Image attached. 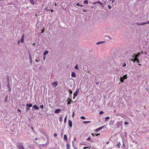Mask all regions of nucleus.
Segmentation results:
<instances>
[{
  "label": "nucleus",
  "instance_id": "obj_1",
  "mask_svg": "<svg viewBox=\"0 0 149 149\" xmlns=\"http://www.w3.org/2000/svg\"><path fill=\"white\" fill-rule=\"evenodd\" d=\"M17 146L19 149H24L22 143L20 142H18L17 143Z\"/></svg>",
  "mask_w": 149,
  "mask_h": 149
},
{
  "label": "nucleus",
  "instance_id": "obj_2",
  "mask_svg": "<svg viewBox=\"0 0 149 149\" xmlns=\"http://www.w3.org/2000/svg\"><path fill=\"white\" fill-rule=\"evenodd\" d=\"M140 55V53H138L137 54L135 55L134 58V62L135 61H136L137 62V63H139V61L138 60L137 58L138 56H139Z\"/></svg>",
  "mask_w": 149,
  "mask_h": 149
},
{
  "label": "nucleus",
  "instance_id": "obj_3",
  "mask_svg": "<svg viewBox=\"0 0 149 149\" xmlns=\"http://www.w3.org/2000/svg\"><path fill=\"white\" fill-rule=\"evenodd\" d=\"M79 89H77L75 92V93H74V94H73V95L74 96V97H73L74 98H75V97L77 96V95L78 94V93L79 92Z\"/></svg>",
  "mask_w": 149,
  "mask_h": 149
},
{
  "label": "nucleus",
  "instance_id": "obj_4",
  "mask_svg": "<svg viewBox=\"0 0 149 149\" xmlns=\"http://www.w3.org/2000/svg\"><path fill=\"white\" fill-rule=\"evenodd\" d=\"M104 127V126H103L102 127H99V128L96 129L95 130V132H97L98 131L101 130L102 129V128Z\"/></svg>",
  "mask_w": 149,
  "mask_h": 149
},
{
  "label": "nucleus",
  "instance_id": "obj_5",
  "mask_svg": "<svg viewBox=\"0 0 149 149\" xmlns=\"http://www.w3.org/2000/svg\"><path fill=\"white\" fill-rule=\"evenodd\" d=\"M68 125L70 127H71L72 126V123L70 120H69L68 121Z\"/></svg>",
  "mask_w": 149,
  "mask_h": 149
},
{
  "label": "nucleus",
  "instance_id": "obj_6",
  "mask_svg": "<svg viewBox=\"0 0 149 149\" xmlns=\"http://www.w3.org/2000/svg\"><path fill=\"white\" fill-rule=\"evenodd\" d=\"M71 77H76V74L74 72H72L71 73Z\"/></svg>",
  "mask_w": 149,
  "mask_h": 149
},
{
  "label": "nucleus",
  "instance_id": "obj_7",
  "mask_svg": "<svg viewBox=\"0 0 149 149\" xmlns=\"http://www.w3.org/2000/svg\"><path fill=\"white\" fill-rule=\"evenodd\" d=\"M61 110L60 109H56L54 112L55 113H58L60 112L61 111Z\"/></svg>",
  "mask_w": 149,
  "mask_h": 149
},
{
  "label": "nucleus",
  "instance_id": "obj_8",
  "mask_svg": "<svg viewBox=\"0 0 149 149\" xmlns=\"http://www.w3.org/2000/svg\"><path fill=\"white\" fill-rule=\"evenodd\" d=\"M33 107L36 110H38L39 109V107L36 105H34L33 106Z\"/></svg>",
  "mask_w": 149,
  "mask_h": 149
},
{
  "label": "nucleus",
  "instance_id": "obj_9",
  "mask_svg": "<svg viewBox=\"0 0 149 149\" xmlns=\"http://www.w3.org/2000/svg\"><path fill=\"white\" fill-rule=\"evenodd\" d=\"M64 140L66 141H67L68 140V138L66 134L64 135Z\"/></svg>",
  "mask_w": 149,
  "mask_h": 149
},
{
  "label": "nucleus",
  "instance_id": "obj_10",
  "mask_svg": "<svg viewBox=\"0 0 149 149\" xmlns=\"http://www.w3.org/2000/svg\"><path fill=\"white\" fill-rule=\"evenodd\" d=\"M26 105L27 107H31L33 106V105L31 104H27Z\"/></svg>",
  "mask_w": 149,
  "mask_h": 149
},
{
  "label": "nucleus",
  "instance_id": "obj_11",
  "mask_svg": "<svg viewBox=\"0 0 149 149\" xmlns=\"http://www.w3.org/2000/svg\"><path fill=\"white\" fill-rule=\"evenodd\" d=\"M52 85L53 86L56 87L58 85L57 83L56 82H54L52 83Z\"/></svg>",
  "mask_w": 149,
  "mask_h": 149
},
{
  "label": "nucleus",
  "instance_id": "obj_12",
  "mask_svg": "<svg viewBox=\"0 0 149 149\" xmlns=\"http://www.w3.org/2000/svg\"><path fill=\"white\" fill-rule=\"evenodd\" d=\"M48 53V51L47 50H45L44 52L43 55L44 56L46 55V54H47Z\"/></svg>",
  "mask_w": 149,
  "mask_h": 149
},
{
  "label": "nucleus",
  "instance_id": "obj_13",
  "mask_svg": "<svg viewBox=\"0 0 149 149\" xmlns=\"http://www.w3.org/2000/svg\"><path fill=\"white\" fill-rule=\"evenodd\" d=\"M104 41H100V42H96V44L97 45H99L100 44L102 43H104Z\"/></svg>",
  "mask_w": 149,
  "mask_h": 149
},
{
  "label": "nucleus",
  "instance_id": "obj_14",
  "mask_svg": "<svg viewBox=\"0 0 149 149\" xmlns=\"http://www.w3.org/2000/svg\"><path fill=\"white\" fill-rule=\"evenodd\" d=\"M91 122L90 121H84L83 122V123L84 124H86L90 123Z\"/></svg>",
  "mask_w": 149,
  "mask_h": 149
},
{
  "label": "nucleus",
  "instance_id": "obj_15",
  "mask_svg": "<svg viewBox=\"0 0 149 149\" xmlns=\"http://www.w3.org/2000/svg\"><path fill=\"white\" fill-rule=\"evenodd\" d=\"M7 81L8 82V84L7 85V86L8 87V88H10V86H9V79L8 78L7 79Z\"/></svg>",
  "mask_w": 149,
  "mask_h": 149
},
{
  "label": "nucleus",
  "instance_id": "obj_16",
  "mask_svg": "<svg viewBox=\"0 0 149 149\" xmlns=\"http://www.w3.org/2000/svg\"><path fill=\"white\" fill-rule=\"evenodd\" d=\"M124 78L123 77H121L120 78V81L121 82H123L124 81Z\"/></svg>",
  "mask_w": 149,
  "mask_h": 149
},
{
  "label": "nucleus",
  "instance_id": "obj_17",
  "mask_svg": "<svg viewBox=\"0 0 149 149\" xmlns=\"http://www.w3.org/2000/svg\"><path fill=\"white\" fill-rule=\"evenodd\" d=\"M67 149H69L70 145L68 143L66 144Z\"/></svg>",
  "mask_w": 149,
  "mask_h": 149
},
{
  "label": "nucleus",
  "instance_id": "obj_18",
  "mask_svg": "<svg viewBox=\"0 0 149 149\" xmlns=\"http://www.w3.org/2000/svg\"><path fill=\"white\" fill-rule=\"evenodd\" d=\"M68 102H67V104H69L70 103V102L71 101V100H70L69 101V99H68Z\"/></svg>",
  "mask_w": 149,
  "mask_h": 149
},
{
  "label": "nucleus",
  "instance_id": "obj_19",
  "mask_svg": "<svg viewBox=\"0 0 149 149\" xmlns=\"http://www.w3.org/2000/svg\"><path fill=\"white\" fill-rule=\"evenodd\" d=\"M99 3L101 5H102V3H101L100 1H99L97 2H95V3H94V4H95V3Z\"/></svg>",
  "mask_w": 149,
  "mask_h": 149
},
{
  "label": "nucleus",
  "instance_id": "obj_20",
  "mask_svg": "<svg viewBox=\"0 0 149 149\" xmlns=\"http://www.w3.org/2000/svg\"><path fill=\"white\" fill-rule=\"evenodd\" d=\"M28 147L30 148H32L33 147V146L31 145H29L28 146Z\"/></svg>",
  "mask_w": 149,
  "mask_h": 149
},
{
  "label": "nucleus",
  "instance_id": "obj_21",
  "mask_svg": "<svg viewBox=\"0 0 149 149\" xmlns=\"http://www.w3.org/2000/svg\"><path fill=\"white\" fill-rule=\"evenodd\" d=\"M84 4H88V1L87 0L85 1H84Z\"/></svg>",
  "mask_w": 149,
  "mask_h": 149
},
{
  "label": "nucleus",
  "instance_id": "obj_22",
  "mask_svg": "<svg viewBox=\"0 0 149 149\" xmlns=\"http://www.w3.org/2000/svg\"><path fill=\"white\" fill-rule=\"evenodd\" d=\"M30 1L33 5L34 4V0H30Z\"/></svg>",
  "mask_w": 149,
  "mask_h": 149
},
{
  "label": "nucleus",
  "instance_id": "obj_23",
  "mask_svg": "<svg viewBox=\"0 0 149 149\" xmlns=\"http://www.w3.org/2000/svg\"><path fill=\"white\" fill-rule=\"evenodd\" d=\"M77 6H80L81 7H83V6L82 5H80L79 3H77Z\"/></svg>",
  "mask_w": 149,
  "mask_h": 149
},
{
  "label": "nucleus",
  "instance_id": "obj_24",
  "mask_svg": "<svg viewBox=\"0 0 149 149\" xmlns=\"http://www.w3.org/2000/svg\"><path fill=\"white\" fill-rule=\"evenodd\" d=\"M123 77L125 79H126L127 78V75L126 74Z\"/></svg>",
  "mask_w": 149,
  "mask_h": 149
},
{
  "label": "nucleus",
  "instance_id": "obj_25",
  "mask_svg": "<svg viewBox=\"0 0 149 149\" xmlns=\"http://www.w3.org/2000/svg\"><path fill=\"white\" fill-rule=\"evenodd\" d=\"M66 120H67V116H66L65 117V118L64 119V123H66Z\"/></svg>",
  "mask_w": 149,
  "mask_h": 149
},
{
  "label": "nucleus",
  "instance_id": "obj_26",
  "mask_svg": "<svg viewBox=\"0 0 149 149\" xmlns=\"http://www.w3.org/2000/svg\"><path fill=\"white\" fill-rule=\"evenodd\" d=\"M43 134L45 136L46 138L49 136H48L45 133Z\"/></svg>",
  "mask_w": 149,
  "mask_h": 149
},
{
  "label": "nucleus",
  "instance_id": "obj_27",
  "mask_svg": "<svg viewBox=\"0 0 149 149\" xmlns=\"http://www.w3.org/2000/svg\"><path fill=\"white\" fill-rule=\"evenodd\" d=\"M59 120L60 121H63V118H62V117H60L59 118Z\"/></svg>",
  "mask_w": 149,
  "mask_h": 149
},
{
  "label": "nucleus",
  "instance_id": "obj_28",
  "mask_svg": "<svg viewBox=\"0 0 149 149\" xmlns=\"http://www.w3.org/2000/svg\"><path fill=\"white\" fill-rule=\"evenodd\" d=\"M146 24V22H142L141 23V25H144Z\"/></svg>",
  "mask_w": 149,
  "mask_h": 149
},
{
  "label": "nucleus",
  "instance_id": "obj_29",
  "mask_svg": "<svg viewBox=\"0 0 149 149\" xmlns=\"http://www.w3.org/2000/svg\"><path fill=\"white\" fill-rule=\"evenodd\" d=\"M80 118L82 119H86L85 117L83 116H81Z\"/></svg>",
  "mask_w": 149,
  "mask_h": 149
},
{
  "label": "nucleus",
  "instance_id": "obj_30",
  "mask_svg": "<svg viewBox=\"0 0 149 149\" xmlns=\"http://www.w3.org/2000/svg\"><path fill=\"white\" fill-rule=\"evenodd\" d=\"M108 7L109 9H110L111 8V6L110 5H108Z\"/></svg>",
  "mask_w": 149,
  "mask_h": 149
},
{
  "label": "nucleus",
  "instance_id": "obj_31",
  "mask_svg": "<svg viewBox=\"0 0 149 149\" xmlns=\"http://www.w3.org/2000/svg\"><path fill=\"white\" fill-rule=\"evenodd\" d=\"M40 107L43 109L44 108V106L43 105H41L40 106Z\"/></svg>",
  "mask_w": 149,
  "mask_h": 149
},
{
  "label": "nucleus",
  "instance_id": "obj_32",
  "mask_svg": "<svg viewBox=\"0 0 149 149\" xmlns=\"http://www.w3.org/2000/svg\"><path fill=\"white\" fill-rule=\"evenodd\" d=\"M91 139V137H89L87 139V141H89Z\"/></svg>",
  "mask_w": 149,
  "mask_h": 149
},
{
  "label": "nucleus",
  "instance_id": "obj_33",
  "mask_svg": "<svg viewBox=\"0 0 149 149\" xmlns=\"http://www.w3.org/2000/svg\"><path fill=\"white\" fill-rule=\"evenodd\" d=\"M108 38L110 39V40H112V38L110 36H108Z\"/></svg>",
  "mask_w": 149,
  "mask_h": 149
},
{
  "label": "nucleus",
  "instance_id": "obj_34",
  "mask_svg": "<svg viewBox=\"0 0 149 149\" xmlns=\"http://www.w3.org/2000/svg\"><path fill=\"white\" fill-rule=\"evenodd\" d=\"M74 68L75 69H78V65H76L75 66V67H74Z\"/></svg>",
  "mask_w": 149,
  "mask_h": 149
},
{
  "label": "nucleus",
  "instance_id": "obj_35",
  "mask_svg": "<svg viewBox=\"0 0 149 149\" xmlns=\"http://www.w3.org/2000/svg\"><path fill=\"white\" fill-rule=\"evenodd\" d=\"M126 63H123V67H125L126 66Z\"/></svg>",
  "mask_w": 149,
  "mask_h": 149
},
{
  "label": "nucleus",
  "instance_id": "obj_36",
  "mask_svg": "<svg viewBox=\"0 0 149 149\" xmlns=\"http://www.w3.org/2000/svg\"><path fill=\"white\" fill-rule=\"evenodd\" d=\"M21 43H22L24 42V39L21 38Z\"/></svg>",
  "mask_w": 149,
  "mask_h": 149
},
{
  "label": "nucleus",
  "instance_id": "obj_37",
  "mask_svg": "<svg viewBox=\"0 0 149 149\" xmlns=\"http://www.w3.org/2000/svg\"><path fill=\"white\" fill-rule=\"evenodd\" d=\"M104 113V112L102 111H101L100 112V114H102Z\"/></svg>",
  "mask_w": 149,
  "mask_h": 149
},
{
  "label": "nucleus",
  "instance_id": "obj_38",
  "mask_svg": "<svg viewBox=\"0 0 149 149\" xmlns=\"http://www.w3.org/2000/svg\"><path fill=\"white\" fill-rule=\"evenodd\" d=\"M30 62L31 63H32V60L31 58H30Z\"/></svg>",
  "mask_w": 149,
  "mask_h": 149
},
{
  "label": "nucleus",
  "instance_id": "obj_39",
  "mask_svg": "<svg viewBox=\"0 0 149 149\" xmlns=\"http://www.w3.org/2000/svg\"><path fill=\"white\" fill-rule=\"evenodd\" d=\"M88 148V147L85 146L83 148V149H86Z\"/></svg>",
  "mask_w": 149,
  "mask_h": 149
},
{
  "label": "nucleus",
  "instance_id": "obj_40",
  "mask_svg": "<svg viewBox=\"0 0 149 149\" xmlns=\"http://www.w3.org/2000/svg\"><path fill=\"white\" fill-rule=\"evenodd\" d=\"M136 24L137 25H141V23H138V22H136Z\"/></svg>",
  "mask_w": 149,
  "mask_h": 149
},
{
  "label": "nucleus",
  "instance_id": "obj_41",
  "mask_svg": "<svg viewBox=\"0 0 149 149\" xmlns=\"http://www.w3.org/2000/svg\"><path fill=\"white\" fill-rule=\"evenodd\" d=\"M57 134L56 133H54V137H56V136H57Z\"/></svg>",
  "mask_w": 149,
  "mask_h": 149
},
{
  "label": "nucleus",
  "instance_id": "obj_42",
  "mask_svg": "<svg viewBox=\"0 0 149 149\" xmlns=\"http://www.w3.org/2000/svg\"><path fill=\"white\" fill-rule=\"evenodd\" d=\"M109 116H108L105 118L106 119H109Z\"/></svg>",
  "mask_w": 149,
  "mask_h": 149
},
{
  "label": "nucleus",
  "instance_id": "obj_43",
  "mask_svg": "<svg viewBox=\"0 0 149 149\" xmlns=\"http://www.w3.org/2000/svg\"><path fill=\"white\" fill-rule=\"evenodd\" d=\"M24 35L23 34L22 35V36L21 38L24 39Z\"/></svg>",
  "mask_w": 149,
  "mask_h": 149
},
{
  "label": "nucleus",
  "instance_id": "obj_44",
  "mask_svg": "<svg viewBox=\"0 0 149 149\" xmlns=\"http://www.w3.org/2000/svg\"><path fill=\"white\" fill-rule=\"evenodd\" d=\"M70 92V94H72V91H71V90H70V92Z\"/></svg>",
  "mask_w": 149,
  "mask_h": 149
},
{
  "label": "nucleus",
  "instance_id": "obj_45",
  "mask_svg": "<svg viewBox=\"0 0 149 149\" xmlns=\"http://www.w3.org/2000/svg\"><path fill=\"white\" fill-rule=\"evenodd\" d=\"M128 122H125V125H127L128 124Z\"/></svg>",
  "mask_w": 149,
  "mask_h": 149
},
{
  "label": "nucleus",
  "instance_id": "obj_46",
  "mask_svg": "<svg viewBox=\"0 0 149 149\" xmlns=\"http://www.w3.org/2000/svg\"><path fill=\"white\" fill-rule=\"evenodd\" d=\"M30 108H28V107H27V108H26V110H30Z\"/></svg>",
  "mask_w": 149,
  "mask_h": 149
},
{
  "label": "nucleus",
  "instance_id": "obj_47",
  "mask_svg": "<svg viewBox=\"0 0 149 149\" xmlns=\"http://www.w3.org/2000/svg\"><path fill=\"white\" fill-rule=\"evenodd\" d=\"M46 138L47 139V140H49V136L47 137H46Z\"/></svg>",
  "mask_w": 149,
  "mask_h": 149
},
{
  "label": "nucleus",
  "instance_id": "obj_48",
  "mask_svg": "<svg viewBox=\"0 0 149 149\" xmlns=\"http://www.w3.org/2000/svg\"><path fill=\"white\" fill-rule=\"evenodd\" d=\"M43 59L44 60H45V56H44L43 58Z\"/></svg>",
  "mask_w": 149,
  "mask_h": 149
},
{
  "label": "nucleus",
  "instance_id": "obj_49",
  "mask_svg": "<svg viewBox=\"0 0 149 149\" xmlns=\"http://www.w3.org/2000/svg\"><path fill=\"white\" fill-rule=\"evenodd\" d=\"M111 1H112V3H113L114 2L115 0H111Z\"/></svg>",
  "mask_w": 149,
  "mask_h": 149
},
{
  "label": "nucleus",
  "instance_id": "obj_50",
  "mask_svg": "<svg viewBox=\"0 0 149 149\" xmlns=\"http://www.w3.org/2000/svg\"><path fill=\"white\" fill-rule=\"evenodd\" d=\"M83 11L84 12H86V10L85 9H83Z\"/></svg>",
  "mask_w": 149,
  "mask_h": 149
},
{
  "label": "nucleus",
  "instance_id": "obj_51",
  "mask_svg": "<svg viewBox=\"0 0 149 149\" xmlns=\"http://www.w3.org/2000/svg\"><path fill=\"white\" fill-rule=\"evenodd\" d=\"M20 42V40H18V44H19Z\"/></svg>",
  "mask_w": 149,
  "mask_h": 149
},
{
  "label": "nucleus",
  "instance_id": "obj_52",
  "mask_svg": "<svg viewBox=\"0 0 149 149\" xmlns=\"http://www.w3.org/2000/svg\"><path fill=\"white\" fill-rule=\"evenodd\" d=\"M29 58H31V55L30 54H29Z\"/></svg>",
  "mask_w": 149,
  "mask_h": 149
},
{
  "label": "nucleus",
  "instance_id": "obj_53",
  "mask_svg": "<svg viewBox=\"0 0 149 149\" xmlns=\"http://www.w3.org/2000/svg\"><path fill=\"white\" fill-rule=\"evenodd\" d=\"M9 88V91L10 92L11 91V90H10V88Z\"/></svg>",
  "mask_w": 149,
  "mask_h": 149
},
{
  "label": "nucleus",
  "instance_id": "obj_54",
  "mask_svg": "<svg viewBox=\"0 0 149 149\" xmlns=\"http://www.w3.org/2000/svg\"><path fill=\"white\" fill-rule=\"evenodd\" d=\"M125 136H126V135H127V133L126 132H125Z\"/></svg>",
  "mask_w": 149,
  "mask_h": 149
},
{
  "label": "nucleus",
  "instance_id": "obj_55",
  "mask_svg": "<svg viewBox=\"0 0 149 149\" xmlns=\"http://www.w3.org/2000/svg\"><path fill=\"white\" fill-rule=\"evenodd\" d=\"M146 24H149V21H148L147 22H146Z\"/></svg>",
  "mask_w": 149,
  "mask_h": 149
},
{
  "label": "nucleus",
  "instance_id": "obj_56",
  "mask_svg": "<svg viewBox=\"0 0 149 149\" xmlns=\"http://www.w3.org/2000/svg\"><path fill=\"white\" fill-rule=\"evenodd\" d=\"M31 129L33 131H34V130H33V127H31Z\"/></svg>",
  "mask_w": 149,
  "mask_h": 149
},
{
  "label": "nucleus",
  "instance_id": "obj_57",
  "mask_svg": "<svg viewBox=\"0 0 149 149\" xmlns=\"http://www.w3.org/2000/svg\"><path fill=\"white\" fill-rule=\"evenodd\" d=\"M109 143V141L107 142L106 143L107 144H108Z\"/></svg>",
  "mask_w": 149,
  "mask_h": 149
},
{
  "label": "nucleus",
  "instance_id": "obj_58",
  "mask_svg": "<svg viewBox=\"0 0 149 149\" xmlns=\"http://www.w3.org/2000/svg\"><path fill=\"white\" fill-rule=\"evenodd\" d=\"M74 140L75 141H76V139L75 138H74Z\"/></svg>",
  "mask_w": 149,
  "mask_h": 149
},
{
  "label": "nucleus",
  "instance_id": "obj_59",
  "mask_svg": "<svg viewBox=\"0 0 149 149\" xmlns=\"http://www.w3.org/2000/svg\"><path fill=\"white\" fill-rule=\"evenodd\" d=\"M35 140H37L38 139V138H35Z\"/></svg>",
  "mask_w": 149,
  "mask_h": 149
},
{
  "label": "nucleus",
  "instance_id": "obj_60",
  "mask_svg": "<svg viewBox=\"0 0 149 149\" xmlns=\"http://www.w3.org/2000/svg\"><path fill=\"white\" fill-rule=\"evenodd\" d=\"M35 61H36V62H37L38 61L37 60H36H36H35Z\"/></svg>",
  "mask_w": 149,
  "mask_h": 149
},
{
  "label": "nucleus",
  "instance_id": "obj_61",
  "mask_svg": "<svg viewBox=\"0 0 149 149\" xmlns=\"http://www.w3.org/2000/svg\"><path fill=\"white\" fill-rule=\"evenodd\" d=\"M100 134H97L96 135L97 136L98 135H99Z\"/></svg>",
  "mask_w": 149,
  "mask_h": 149
},
{
  "label": "nucleus",
  "instance_id": "obj_62",
  "mask_svg": "<svg viewBox=\"0 0 149 149\" xmlns=\"http://www.w3.org/2000/svg\"><path fill=\"white\" fill-rule=\"evenodd\" d=\"M51 11V12H53V10H52Z\"/></svg>",
  "mask_w": 149,
  "mask_h": 149
},
{
  "label": "nucleus",
  "instance_id": "obj_63",
  "mask_svg": "<svg viewBox=\"0 0 149 149\" xmlns=\"http://www.w3.org/2000/svg\"><path fill=\"white\" fill-rule=\"evenodd\" d=\"M18 110V111H20V109H19V110Z\"/></svg>",
  "mask_w": 149,
  "mask_h": 149
},
{
  "label": "nucleus",
  "instance_id": "obj_64",
  "mask_svg": "<svg viewBox=\"0 0 149 149\" xmlns=\"http://www.w3.org/2000/svg\"><path fill=\"white\" fill-rule=\"evenodd\" d=\"M44 31H43L42 32V33H43V32Z\"/></svg>",
  "mask_w": 149,
  "mask_h": 149
}]
</instances>
